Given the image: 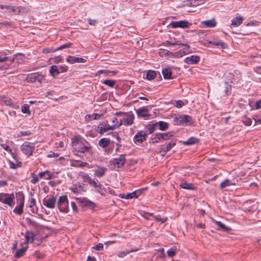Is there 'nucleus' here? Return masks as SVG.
Listing matches in <instances>:
<instances>
[{"label": "nucleus", "instance_id": "1", "mask_svg": "<svg viewBox=\"0 0 261 261\" xmlns=\"http://www.w3.org/2000/svg\"><path fill=\"white\" fill-rule=\"evenodd\" d=\"M72 146L74 150L81 153L88 152L91 148L88 142L77 136L72 139Z\"/></svg>", "mask_w": 261, "mask_h": 261}, {"label": "nucleus", "instance_id": "2", "mask_svg": "<svg viewBox=\"0 0 261 261\" xmlns=\"http://www.w3.org/2000/svg\"><path fill=\"white\" fill-rule=\"evenodd\" d=\"M57 204L61 212L67 213L68 212V202L66 195L60 196L57 201Z\"/></svg>", "mask_w": 261, "mask_h": 261}, {"label": "nucleus", "instance_id": "3", "mask_svg": "<svg viewBox=\"0 0 261 261\" xmlns=\"http://www.w3.org/2000/svg\"><path fill=\"white\" fill-rule=\"evenodd\" d=\"M0 201L10 207H13L14 204V194H8L3 193H0Z\"/></svg>", "mask_w": 261, "mask_h": 261}, {"label": "nucleus", "instance_id": "4", "mask_svg": "<svg viewBox=\"0 0 261 261\" xmlns=\"http://www.w3.org/2000/svg\"><path fill=\"white\" fill-rule=\"evenodd\" d=\"M21 149L24 154L29 156L32 154L35 149V145L33 143L25 142L21 145Z\"/></svg>", "mask_w": 261, "mask_h": 261}, {"label": "nucleus", "instance_id": "5", "mask_svg": "<svg viewBox=\"0 0 261 261\" xmlns=\"http://www.w3.org/2000/svg\"><path fill=\"white\" fill-rule=\"evenodd\" d=\"M176 119L177 121L176 124L179 125L186 124L190 125L193 123L191 117L187 115L179 116Z\"/></svg>", "mask_w": 261, "mask_h": 261}, {"label": "nucleus", "instance_id": "6", "mask_svg": "<svg viewBox=\"0 0 261 261\" xmlns=\"http://www.w3.org/2000/svg\"><path fill=\"white\" fill-rule=\"evenodd\" d=\"M192 23L186 20H179L176 21H172L170 25L172 28H189Z\"/></svg>", "mask_w": 261, "mask_h": 261}, {"label": "nucleus", "instance_id": "7", "mask_svg": "<svg viewBox=\"0 0 261 261\" xmlns=\"http://www.w3.org/2000/svg\"><path fill=\"white\" fill-rule=\"evenodd\" d=\"M123 124L126 126L131 125L134 123L135 117L132 112L123 113Z\"/></svg>", "mask_w": 261, "mask_h": 261}, {"label": "nucleus", "instance_id": "8", "mask_svg": "<svg viewBox=\"0 0 261 261\" xmlns=\"http://www.w3.org/2000/svg\"><path fill=\"white\" fill-rule=\"evenodd\" d=\"M43 77L38 73H34L29 74L25 79V81L28 83H34L39 82L41 83Z\"/></svg>", "mask_w": 261, "mask_h": 261}, {"label": "nucleus", "instance_id": "9", "mask_svg": "<svg viewBox=\"0 0 261 261\" xmlns=\"http://www.w3.org/2000/svg\"><path fill=\"white\" fill-rule=\"evenodd\" d=\"M117 126L116 125H110L109 124H104L102 125L100 124L97 127V132L101 135L103 134L105 132H108L110 130H114L116 128Z\"/></svg>", "mask_w": 261, "mask_h": 261}, {"label": "nucleus", "instance_id": "10", "mask_svg": "<svg viewBox=\"0 0 261 261\" xmlns=\"http://www.w3.org/2000/svg\"><path fill=\"white\" fill-rule=\"evenodd\" d=\"M136 112L138 117H142L147 119L150 116L149 110L145 107H143L136 110Z\"/></svg>", "mask_w": 261, "mask_h": 261}, {"label": "nucleus", "instance_id": "11", "mask_svg": "<svg viewBox=\"0 0 261 261\" xmlns=\"http://www.w3.org/2000/svg\"><path fill=\"white\" fill-rule=\"evenodd\" d=\"M147 134L145 132L141 130L138 132L134 137L135 143H141L146 140Z\"/></svg>", "mask_w": 261, "mask_h": 261}, {"label": "nucleus", "instance_id": "12", "mask_svg": "<svg viewBox=\"0 0 261 261\" xmlns=\"http://www.w3.org/2000/svg\"><path fill=\"white\" fill-rule=\"evenodd\" d=\"M112 162L113 164L116 166L117 168L122 167L125 162V155L121 154L117 158L114 159Z\"/></svg>", "mask_w": 261, "mask_h": 261}, {"label": "nucleus", "instance_id": "13", "mask_svg": "<svg viewBox=\"0 0 261 261\" xmlns=\"http://www.w3.org/2000/svg\"><path fill=\"white\" fill-rule=\"evenodd\" d=\"M0 8L1 9H5V12L8 13L11 15L18 14V10H17V6L0 5Z\"/></svg>", "mask_w": 261, "mask_h": 261}, {"label": "nucleus", "instance_id": "14", "mask_svg": "<svg viewBox=\"0 0 261 261\" xmlns=\"http://www.w3.org/2000/svg\"><path fill=\"white\" fill-rule=\"evenodd\" d=\"M56 203V198L54 197L44 198L43 200V204L49 208H53L55 207Z\"/></svg>", "mask_w": 261, "mask_h": 261}, {"label": "nucleus", "instance_id": "15", "mask_svg": "<svg viewBox=\"0 0 261 261\" xmlns=\"http://www.w3.org/2000/svg\"><path fill=\"white\" fill-rule=\"evenodd\" d=\"M107 171V168L106 167L97 166L94 170V175L98 177H101L105 174Z\"/></svg>", "mask_w": 261, "mask_h": 261}, {"label": "nucleus", "instance_id": "16", "mask_svg": "<svg viewBox=\"0 0 261 261\" xmlns=\"http://www.w3.org/2000/svg\"><path fill=\"white\" fill-rule=\"evenodd\" d=\"M66 61L70 64H73L74 63H84L86 60L82 58L69 56L67 57Z\"/></svg>", "mask_w": 261, "mask_h": 261}, {"label": "nucleus", "instance_id": "17", "mask_svg": "<svg viewBox=\"0 0 261 261\" xmlns=\"http://www.w3.org/2000/svg\"><path fill=\"white\" fill-rule=\"evenodd\" d=\"M200 58L197 56H191L185 58V62L188 64H196L199 62Z\"/></svg>", "mask_w": 261, "mask_h": 261}, {"label": "nucleus", "instance_id": "18", "mask_svg": "<svg viewBox=\"0 0 261 261\" xmlns=\"http://www.w3.org/2000/svg\"><path fill=\"white\" fill-rule=\"evenodd\" d=\"M70 190L74 194H81L85 191L83 186L77 185H73Z\"/></svg>", "mask_w": 261, "mask_h": 261}, {"label": "nucleus", "instance_id": "19", "mask_svg": "<svg viewBox=\"0 0 261 261\" xmlns=\"http://www.w3.org/2000/svg\"><path fill=\"white\" fill-rule=\"evenodd\" d=\"M34 240V234L32 231H27L25 234V245L30 243H33Z\"/></svg>", "mask_w": 261, "mask_h": 261}, {"label": "nucleus", "instance_id": "20", "mask_svg": "<svg viewBox=\"0 0 261 261\" xmlns=\"http://www.w3.org/2000/svg\"><path fill=\"white\" fill-rule=\"evenodd\" d=\"M79 200L83 206H89L92 208L94 207V203L87 198H84Z\"/></svg>", "mask_w": 261, "mask_h": 261}, {"label": "nucleus", "instance_id": "21", "mask_svg": "<svg viewBox=\"0 0 261 261\" xmlns=\"http://www.w3.org/2000/svg\"><path fill=\"white\" fill-rule=\"evenodd\" d=\"M101 117V115L98 113H94L92 114H88L86 115L85 117V121L87 122H89L92 120H97L100 118Z\"/></svg>", "mask_w": 261, "mask_h": 261}, {"label": "nucleus", "instance_id": "22", "mask_svg": "<svg viewBox=\"0 0 261 261\" xmlns=\"http://www.w3.org/2000/svg\"><path fill=\"white\" fill-rule=\"evenodd\" d=\"M110 142L111 140L109 139L103 138L100 139L99 141L98 145L102 148H105L110 145Z\"/></svg>", "mask_w": 261, "mask_h": 261}, {"label": "nucleus", "instance_id": "23", "mask_svg": "<svg viewBox=\"0 0 261 261\" xmlns=\"http://www.w3.org/2000/svg\"><path fill=\"white\" fill-rule=\"evenodd\" d=\"M28 248V245H25L24 247H22L20 249L17 250L15 252L14 256L17 258L22 256Z\"/></svg>", "mask_w": 261, "mask_h": 261}, {"label": "nucleus", "instance_id": "24", "mask_svg": "<svg viewBox=\"0 0 261 261\" xmlns=\"http://www.w3.org/2000/svg\"><path fill=\"white\" fill-rule=\"evenodd\" d=\"M243 20V18L242 16L236 17L231 20V25L237 27L242 23Z\"/></svg>", "mask_w": 261, "mask_h": 261}, {"label": "nucleus", "instance_id": "25", "mask_svg": "<svg viewBox=\"0 0 261 261\" xmlns=\"http://www.w3.org/2000/svg\"><path fill=\"white\" fill-rule=\"evenodd\" d=\"M162 74L165 79H172V72L170 69L165 68L162 70Z\"/></svg>", "mask_w": 261, "mask_h": 261}, {"label": "nucleus", "instance_id": "26", "mask_svg": "<svg viewBox=\"0 0 261 261\" xmlns=\"http://www.w3.org/2000/svg\"><path fill=\"white\" fill-rule=\"evenodd\" d=\"M179 186L184 189L187 190H195V187L192 184L188 183L187 182H181Z\"/></svg>", "mask_w": 261, "mask_h": 261}, {"label": "nucleus", "instance_id": "27", "mask_svg": "<svg viewBox=\"0 0 261 261\" xmlns=\"http://www.w3.org/2000/svg\"><path fill=\"white\" fill-rule=\"evenodd\" d=\"M202 24L205 25L207 27L213 28L216 25L217 22L214 19L204 20L202 22Z\"/></svg>", "mask_w": 261, "mask_h": 261}, {"label": "nucleus", "instance_id": "28", "mask_svg": "<svg viewBox=\"0 0 261 261\" xmlns=\"http://www.w3.org/2000/svg\"><path fill=\"white\" fill-rule=\"evenodd\" d=\"M160 133L155 134L151 138V142L153 144L158 143L162 141V139L160 136Z\"/></svg>", "mask_w": 261, "mask_h": 261}, {"label": "nucleus", "instance_id": "29", "mask_svg": "<svg viewBox=\"0 0 261 261\" xmlns=\"http://www.w3.org/2000/svg\"><path fill=\"white\" fill-rule=\"evenodd\" d=\"M200 0H188L186 1L185 5L191 7L197 6L200 4Z\"/></svg>", "mask_w": 261, "mask_h": 261}, {"label": "nucleus", "instance_id": "30", "mask_svg": "<svg viewBox=\"0 0 261 261\" xmlns=\"http://www.w3.org/2000/svg\"><path fill=\"white\" fill-rule=\"evenodd\" d=\"M17 10H18V14L19 13H28L30 9L29 6H17Z\"/></svg>", "mask_w": 261, "mask_h": 261}, {"label": "nucleus", "instance_id": "31", "mask_svg": "<svg viewBox=\"0 0 261 261\" xmlns=\"http://www.w3.org/2000/svg\"><path fill=\"white\" fill-rule=\"evenodd\" d=\"M160 136L162 139V141H166L170 140L173 136V135L171 133L168 132L166 133H160Z\"/></svg>", "mask_w": 261, "mask_h": 261}, {"label": "nucleus", "instance_id": "32", "mask_svg": "<svg viewBox=\"0 0 261 261\" xmlns=\"http://www.w3.org/2000/svg\"><path fill=\"white\" fill-rule=\"evenodd\" d=\"M215 223L218 226H219L220 229L223 230L225 231H229L231 230V228L230 227L226 226L224 224H223L220 221H215Z\"/></svg>", "mask_w": 261, "mask_h": 261}, {"label": "nucleus", "instance_id": "33", "mask_svg": "<svg viewBox=\"0 0 261 261\" xmlns=\"http://www.w3.org/2000/svg\"><path fill=\"white\" fill-rule=\"evenodd\" d=\"M49 72L53 76L55 77L57 76L59 74L60 71H59V69L57 66L53 65L50 67Z\"/></svg>", "mask_w": 261, "mask_h": 261}, {"label": "nucleus", "instance_id": "34", "mask_svg": "<svg viewBox=\"0 0 261 261\" xmlns=\"http://www.w3.org/2000/svg\"><path fill=\"white\" fill-rule=\"evenodd\" d=\"M156 76V72L155 71L149 70L147 71L146 74V79L148 80H152L154 79Z\"/></svg>", "mask_w": 261, "mask_h": 261}, {"label": "nucleus", "instance_id": "35", "mask_svg": "<svg viewBox=\"0 0 261 261\" xmlns=\"http://www.w3.org/2000/svg\"><path fill=\"white\" fill-rule=\"evenodd\" d=\"M79 176L83 179L84 182H89L91 180V177L86 173L81 172L79 173Z\"/></svg>", "mask_w": 261, "mask_h": 261}, {"label": "nucleus", "instance_id": "36", "mask_svg": "<svg viewBox=\"0 0 261 261\" xmlns=\"http://www.w3.org/2000/svg\"><path fill=\"white\" fill-rule=\"evenodd\" d=\"M234 183H232L231 181L228 179H226L224 181L222 182L220 185V188L221 189H224L227 186H229L231 185H234Z\"/></svg>", "mask_w": 261, "mask_h": 261}, {"label": "nucleus", "instance_id": "37", "mask_svg": "<svg viewBox=\"0 0 261 261\" xmlns=\"http://www.w3.org/2000/svg\"><path fill=\"white\" fill-rule=\"evenodd\" d=\"M198 139L195 137H191L186 141L184 142V144L185 145H189L195 144L198 142Z\"/></svg>", "mask_w": 261, "mask_h": 261}, {"label": "nucleus", "instance_id": "38", "mask_svg": "<svg viewBox=\"0 0 261 261\" xmlns=\"http://www.w3.org/2000/svg\"><path fill=\"white\" fill-rule=\"evenodd\" d=\"M209 43H211L213 45L220 46L222 48H225L227 47V45L223 41H219L215 42H208Z\"/></svg>", "mask_w": 261, "mask_h": 261}, {"label": "nucleus", "instance_id": "39", "mask_svg": "<svg viewBox=\"0 0 261 261\" xmlns=\"http://www.w3.org/2000/svg\"><path fill=\"white\" fill-rule=\"evenodd\" d=\"M176 140L172 139L169 142H168L165 148V151H169L173 147H174L176 144Z\"/></svg>", "mask_w": 261, "mask_h": 261}, {"label": "nucleus", "instance_id": "40", "mask_svg": "<svg viewBox=\"0 0 261 261\" xmlns=\"http://www.w3.org/2000/svg\"><path fill=\"white\" fill-rule=\"evenodd\" d=\"M137 250V249L126 250L125 251L119 252L118 253V255L119 257H122L125 256L126 255L129 254V253H131V252H133L134 251H136Z\"/></svg>", "mask_w": 261, "mask_h": 261}, {"label": "nucleus", "instance_id": "41", "mask_svg": "<svg viewBox=\"0 0 261 261\" xmlns=\"http://www.w3.org/2000/svg\"><path fill=\"white\" fill-rule=\"evenodd\" d=\"M30 107L29 105L25 104L23 105L21 107V112L23 113H26L28 115H30L31 114V112L30 111Z\"/></svg>", "mask_w": 261, "mask_h": 261}, {"label": "nucleus", "instance_id": "42", "mask_svg": "<svg viewBox=\"0 0 261 261\" xmlns=\"http://www.w3.org/2000/svg\"><path fill=\"white\" fill-rule=\"evenodd\" d=\"M151 216H153L155 221L164 223L168 219L167 217L161 218L160 215L153 216V214H150Z\"/></svg>", "mask_w": 261, "mask_h": 261}, {"label": "nucleus", "instance_id": "43", "mask_svg": "<svg viewBox=\"0 0 261 261\" xmlns=\"http://www.w3.org/2000/svg\"><path fill=\"white\" fill-rule=\"evenodd\" d=\"M179 46H184V48L181 50L182 51V53L185 55H186L190 53L189 49H190V46L187 44H184L181 43L179 44Z\"/></svg>", "mask_w": 261, "mask_h": 261}, {"label": "nucleus", "instance_id": "44", "mask_svg": "<svg viewBox=\"0 0 261 261\" xmlns=\"http://www.w3.org/2000/svg\"><path fill=\"white\" fill-rule=\"evenodd\" d=\"M159 126L160 129L162 130H165L168 127V123L164 121H160L159 122Z\"/></svg>", "mask_w": 261, "mask_h": 261}, {"label": "nucleus", "instance_id": "45", "mask_svg": "<svg viewBox=\"0 0 261 261\" xmlns=\"http://www.w3.org/2000/svg\"><path fill=\"white\" fill-rule=\"evenodd\" d=\"M91 186H92L95 188H99L100 187V184L98 182V180L97 179H92L90 180L89 183Z\"/></svg>", "mask_w": 261, "mask_h": 261}, {"label": "nucleus", "instance_id": "46", "mask_svg": "<svg viewBox=\"0 0 261 261\" xmlns=\"http://www.w3.org/2000/svg\"><path fill=\"white\" fill-rule=\"evenodd\" d=\"M176 250L175 248H170L167 252L168 256L170 257L174 256L176 254Z\"/></svg>", "mask_w": 261, "mask_h": 261}, {"label": "nucleus", "instance_id": "47", "mask_svg": "<svg viewBox=\"0 0 261 261\" xmlns=\"http://www.w3.org/2000/svg\"><path fill=\"white\" fill-rule=\"evenodd\" d=\"M103 83L106 85L109 86L111 87H113L116 83V82L114 80H106L103 81Z\"/></svg>", "mask_w": 261, "mask_h": 261}, {"label": "nucleus", "instance_id": "48", "mask_svg": "<svg viewBox=\"0 0 261 261\" xmlns=\"http://www.w3.org/2000/svg\"><path fill=\"white\" fill-rule=\"evenodd\" d=\"M72 43L71 42L65 43L56 48V50H59L64 48H69L70 47L72 46Z\"/></svg>", "mask_w": 261, "mask_h": 261}, {"label": "nucleus", "instance_id": "49", "mask_svg": "<svg viewBox=\"0 0 261 261\" xmlns=\"http://www.w3.org/2000/svg\"><path fill=\"white\" fill-rule=\"evenodd\" d=\"M138 196L136 194V191H134L130 193H127L126 194L125 199H132L133 198H137Z\"/></svg>", "mask_w": 261, "mask_h": 261}, {"label": "nucleus", "instance_id": "50", "mask_svg": "<svg viewBox=\"0 0 261 261\" xmlns=\"http://www.w3.org/2000/svg\"><path fill=\"white\" fill-rule=\"evenodd\" d=\"M31 177H32V179L31 180V182L33 184H36V182H37L38 181V176H37L35 173H31Z\"/></svg>", "mask_w": 261, "mask_h": 261}, {"label": "nucleus", "instance_id": "51", "mask_svg": "<svg viewBox=\"0 0 261 261\" xmlns=\"http://www.w3.org/2000/svg\"><path fill=\"white\" fill-rule=\"evenodd\" d=\"M13 212L15 213L20 215L21 214H22L23 210V208H22L21 207H19V206H16L14 208V209L13 210Z\"/></svg>", "mask_w": 261, "mask_h": 261}, {"label": "nucleus", "instance_id": "52", "mask_svg": "<svg viewBox=\"0 0 261 261\" xmlns=\"http://www.w3.org/2000/svg\"><path fill=\"white\" fill-rule=\"evenodd\" d=\"M112 135L114 137L116 138L117 140V143H116V145L119 146V143H120L121 138L119 136L117 132H113Z\"/></svg>", "mask_w": 261, "mask_h": 261}, {"label": "nucleus", "instance_id": "53", "mask_svg": "<svg viewBox=\"0 0 261 261\" xmlns=\"http://www.w3.org/2000/svg\"><path fill=\"white\" fill-rule=\"evenodd\" d=\"M112 135L114 137L116 138L117 140V143H116V145L119 146V143H120L121 138L119 136L117 132H113Z\"/></svg>", "mask_w": 261, "mask_h": 261}, {"label": "nucleus", "instance_id": "54", "mask_svg": "<svg viewBox=\"0 0 261 261\" xmlns=\"http://www.w3.org/2000/svg\"><path fill=\"white\" fill-rule=\"evenodd\" d=\"M112 135L114 137L116 138L117 140V143H116V145L119 146V143H120L121 138L119 136L117 132H113Z\"/></svg>", "mask_w": 261, "mask_h": 261}, {"label": "nucleus", "instance_id": "55", "mask_svg": "<svg viewBox=\"0 0 261 261\" xmlns=\"http://www.w3.org/2000/svg\"><path fill=\"white\" fill-rule=\"evenodd\" d=\"M57 51V50H56V49H53L52 48H43L42 50V52L44 54L49 53H53L55 51Z\"/></svg>", "mask_w": 261, "mask_h": 261}, {"label": "nucleus", "instance_id": "56", "mask_svg": "<svg viewBox=\"0 0 261 261\" xmlns=\"http://www.w3.org/2000/svg\"><path fill=\"white\" fill-rule=\"evenodd\" d=\"M53 178V174L48 170H47V173L45 174L44 178L45 179H50Z\"/></svg>", "mask_w": 261, "mask_h": 261}, {"label": "nucleus", "instance_id": "57", "mask_svg": "<svg viewBox=\"0 0 261 261\" xmlns=\"http://www.w3.org/2000/svg\"><path fill=\"white\" fill-rule=\"evenodd\" d=\"M103 248V245L102 243H98L96 244L95 247H93L96 250H102Z\"/></svg>", "mask_w": 261, "mask_h": 261}, {"label": "nucleus", "instance_id": "58", "mask_svg": "<svg viewBox=\"0 0 261 261\" xmlns=\"http://www.w3.org/2000/svg\"><path fill=\"white\" fill-rule=\"evenodd\" d=\"M19 54H15L13 55V57H6V58H8L7 60V61H9L10 62H13L14 61L15 58H16L17 55H19Z\"/></svg>", "mask_w": 261, "mask_h": 261}, {"label": "nucleus", "instance_id": "59", "mask_svg": "<svg viewBox=\"0 0 261 261\" xmlns=\"http://www.w3.org/2000/svg\"><path fill=\"white\" fill-rule=\"evenodd\" d=\"M1 147L4 149L5 150L9 151L10 152H11V149H10V147L8 145L5 144H1Z\"/></svg>", "mask_w": 261, "mask_h": 261}, {"label": "nucleus", "instance_id": "60", "mask_svg": "<svg viewBox=\"0 0 261 261\" xmlns=\"http://www.w3.org/2000/svg\"><path fill=\"white\" fill-rule=\"evenodd\" d=\"M175 106L176 107L180 108L182 106H184V102H183L182 101L179 100H177V101H176Z\"/></svg>", "mask_w": 261, "mask_h": 261}, {"label": "nucleus", "instance_id": "61", "mask_svg": "<svg viewBox=\"0 0 261 261\" xmlns=\"http://www.w3.org/2000/svg\"><path fill=\"white\" fill-rule=\"evenodd\" d=\"M244 123L247 126H249L252 123V120L250 118H246L245 120H243Z\"/></svg>", "mask_w": 261, "mask_h": 261}, {"label": "nucleus", "instance_id": "62", "mask_svg": "<svg viewBox=\"0 0 261 261\" xmlns=\"http://www.w3.org/2000/svg\"><path fill=\"white\" fill-rule=\"evenodd\" d=\"M231 90V86L226 84L225 87V92L226 94H228Z\"/></svg>", "mask_w": 261, "mask_h": 261}, {"label": "nucleus", "instance_id": "63", "mask_svg": "<svg viewBox=\"0 0 261 261\" xmlns=\"http://www.w3.org/2000/svg\"><path fill=\"white\" fill-rule=\"evenodd\" d=\"M88 21L89 24L91 25H95V24L97 23V20L96 19H92L91 18L88 19Z\"/></svg>", "mask_w": 261, "mask_h": 261}, {"label": "nucleus", "instance_id": "64", "mask_svg": "<svg viewBox=\"0 0 261 261\" xmlns=\"http://www.w3.org/2000/svg\"><path fill=\"white\" fill-rule=\"evenodd\" d=\"M255 106L257 109L261 108V99L256 102Z\"/></svg>", "mask_w": 261, "mask_h": 261}]
</instances>
